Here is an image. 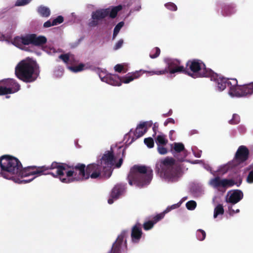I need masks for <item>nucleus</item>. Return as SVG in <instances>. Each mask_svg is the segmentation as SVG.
Wrapping results in <instances>:
<instances>
[{
  "label": "nucleus",
  "instance_id": "nucleus-47",
  "mask_svg": "<svg viewBox=\"0 0 253 253\" xmlns=\"http://www.w3.org/2000/svg\"><path fill=\"white\" fill-rule=\"evenodd\" d=\"M63 71L62 68H59L54 71V75L57 77H61L63 74Z\"/></svg>",
  "mask_w": 253,
  "mask_h": 253
},
{
  "label": "nucleus",
  "instance_id": "nucleus-3",
  "mask_svg": "<svg viewBox=\"0 0 253 253\" xmlns=\"http://www.w3.org/2000/svg\"><path fill=\"white\" fill-rule=\"evenodd\" d=\"M175 161L171 157L160 160L156 165L157 172L160 178L167 183L177 181L180 176V171L175 167Z\"/></svg>",
  "mask_w": 253,
  "mask_h": 253
},
{
  "label": "nucleus",
  "instance_id": "nucleus-55",
  "mask_svg": "<svg viewBox=\"0 0 253 253\" xmlns=\"http://www.w3.org/2000/svg\"><path fill=\"white\" fill-rule=\"evenodd\" d=\"M188 162L192 164H195L199 163L201 162V161H200V160H195V161H188Z\"/></svg>",
  "mask_w": 253,
  "mask_h": 253
},
{
  "label": "nucleus",
  "instance_id": "nucleus-2",
  "mask_svg": "<svg viewBox=\"0 0 253 253\" xmlns=\"http://www.w3.org/2000/svg\"><path fill=\"white\" fill-rule=\"evenodd\" d=\"M0 167L2 176L5 179L12 180L15 183H28L36 177L44 174H51L48 166L28 167L23 168L21 162L14 156L5 155L0 157Z\"/></svg>",
  "mask_w": 253,
  "mask_h": 253
},
{
  "label": "nucleus",
  "instance_id": "nucleus-33",
  "mask_svg": "<svg viewBox=\"0 0 253 253\" xmlns=\"http://www.w3.org/2000/svg\"><path fill=\"white\" fill-rule=\"evenodd\" d=\"M196 236L198 240L203 241L206 236V233L202 229H198L196 232Z\"/></svg>",
  "mask_w": 253,
  "mask_h": 253
},
{
  "label": "nucleus",
  "instance_id": "nucleus-35",
  "mask_svg": "<svg viewBox=\"0 0 253 253\" xmlns=\"http://www.w3.org/2000/svg\"><path fill=\"white\" fill-rule=\"evenodd\" d=\"M197 206L196 202L194 201H189L186 204V207L187 209L190 211L194 210Z\"/></svg>",
  "mask_w": 253,
  "mask_h": 253
},
{
  "label": "nucleus",
  "instance_id": "nucleus-27",
  "mask_svg": "<svg viewBox=\"0 0 253 253\" xmlns=\"http://www.w3.org/2000/svg\"><path fill=\"white\" fill-rule=\"evenodd\" d=\"M242 96L251 95L253 94V82L246 85H242Z\"/></svg>",
  "mask_w": 253,
  "mask_h": 253
},
{
  "label": "nucleus",
  "instance_id": "nucleus-36",
  "mask_svg": "<svg viewBox=\"0 0 253 253\" xmlns=\"http://www.w3.org/2000/svg\"><path fill=\"white\" fill-rule=\"evenodd\" d=\"M160 53V49L158 47L154 48L150 54V57L151 58H155L157 57Z\"/></svg>",
  "mask_w": 253,
  "mask_h": 253
},
{
  "label": "nucleus",
  "instance_id": "nucleus-54",
  "mask_svg": "<svg viewBox=\"0 0 253 253\" xmlns=\"http://www.w3.org/2000/svg\"><path fill=\"white\" fill-rule=\"evenodd\" d=\"M172 209H171V207L170 206H168L164 211H163V213H164V214L165 215L166 213L169 212V211H172Z\"/></svg>",
  "mask_w": 253,
  "mask_h": 253
},
{
  "label": "nucleus",
  "instance_id": "nucleus-58",
  "mask_svg": "<svg viewBox=\"0 0 253 253\" xmlns=\"http://www.w3.org/2000/svg\"><path fill=\"white\" fill-rule=\"evenodd\" d=\"M4 40V36L2 34L0 33V41H2Z\"/></svg>",
  "mask_w": 253,
  "mask_h": 253
},
{
  "label": "nucleus",
  "instance_id": "nucleus-15",
  "mask_svg": "<svg viewBox=\"0 0 253 253\" xmlns=\"http://www.w3.org/2000/svg\"><path fill=\"white\" fill-rule=\"evenodd\" d=\"M249 156V151L247 147L241 145L238 148L234 157V161L237 163H243L248 160Z\"/></svg>",
  "mask_w": 253,
  "mask_h": 253
},
{
  "label": "nucleus",
  "instance_id": "nucleus-45",
  "mask_svg": "<svg viewBox=\"0 0 253 253\" xmlns=\"http://www.w3.org/2000/svg\"><path fill=\"white\" fill-rule=\"evenodd\" d=\"M63 21V17L61 16H58L57 18L52 20V24L53 25H57Z\"/></svg>",
  "mask_w": 253,
  "mask_h": 253
},
{
  "label": "nucleus",
  "instance_id": "nucleus-7",
  "mask_svg": "<svg viewBox=\"0 0 253 253\" xmlns=\"http://www.w3.org/2000/svg\"><path fill=\"white\" fill-rule=\"evenodd\" d=\"M166 67L162 69L150 71V75H162L167 73L174 74L175 73H184L186 69L181 62L177 59L166 57L164 60Z\"/></svg>",
  "mask_w": 253,
  "mask_h": 253
},
{
  "label": "nucleus",
  "instance_id": "nucleus-34",
  "mask_svg": "<svg viewBox=\"0 0 253 253\" xmlns=\"http://www.w3.org/2000/svg\"><path fill=\"white\" fill-rule=\"evenodd\" d=\"M124 22L122 21L119 22L115 27L113 33V38H115L119 33L121 29L124 26Z\"/></svg>",
  "mask_w": 253,
  "mask_h": 253
},
{
  "label": "nucleus",
  "instance_id": "nucleus-1",
  "mask_svg": "<svg viewBox=\"0 0 253 253\" xmlns=\"http://www.w3.org/2000/svg\"><path fill=\"white\" fill-rule=\"evenodd\" d=\"M122 163L123 159L120 157V154L115 155L111 151H107L96 163L90 164L86 167L82 164L70 167L65 164L53 162L51 164V168L52 170L55 169L56 172H51V174L65 183L89 178L97 179L101 176L103 170L112 167L119 168Z\"/></svg>",
  "mask_w": 253,
  "mask_h": 253
},
{
  "label": "nucleus",
  "instance_id": "nucleus-38",
  "mask_svg": "<svg viewBox=\"0 0 253 253\" xmlns=\"http://www.w3.org/2000/svg\"><path fill=\"white\" fill-rule=\"evenodd\" d=\"M155 223L154 221H148L143 224L144 229L145 230H148L153 228Z\"/></svg>",
  "mask_w": 253,
  "mask_h": 253
},
{
  "label": "nucleus",
  "instance_id": "nucleus-44",
  "mask_svg": "<svg viewBox=\"0 0 253 253\" xmlns=\"http://www.w3.org/2000/svg\"><path fill=\"white\" fill-rule=\"evenodd\" d=\"M164 213L162 212L161 213H160L158 214H157L156 216H155L153 218V221L155 223V224L158 222L159 221L163 219L165 216Z\"/></svg>",
  "mask_w": 253,
  "mask_h": 253
},
{
  "label": "nucleus",
  "instance_id": "nucleus-42",
  "mask_svg": "<svg viewBox=\"0 0 253 253\" xmlns=\"http://www.w3.org/2000/svg\"><path fill=\"white\" fill-rule=\"evenodd\" d=\"M229 168V167L227 165L221 166L219 168L217 171L219 172V174H223L227 171Z\"/></svg>",
  "mask_w": 253,
  "mask_h": 253
},
{
  "label": "nucleus",
  "instance_id": "nucleus-25",
  "mask_svg": "<svg viewBox=\"0 0 253 253\" xmlns=\"http://www.w3.org/2000/svg\"><path fill=\"white\" fill-rule=\"evenodd\" d=\"M125 191V186L122 184L116 185L112 189L111 196L115 199L118 198Z\"/></svg>",
  "mask_w": 253,
  "mask_h": 253
},
{
  "label": "nucleus",
  "instance_id": "nucleus-29",
  "mask_svg": "<svg viewBox=\"0 0 253 253\" xmlns=\"http://www.w3.org/2000/svg\"><path fill=\"white\" fill-rule=\"evenodd\" d=\"M59 58L67 64H71L74 60V56L71 54H61Z\"/></svg>",
  "mask_w": 253,
  "mask_h": 253
},
{
  "label": "nucleus",
  "instance_id": "nucleus-5",
  "mask_svg": "<svg viewBox=\"0 0 253 253\" xmlns=\"http://www.w3.org/2000/svg\"><path fill=\"white\" fill-rule=\"evenodd\" d=\"M153 170L143 166L135 165L130 169L128 175L129 185L142 187L149 184L152 179Z\"/></svg>",
  "mask_w": 253,
  "mask_h": 253
},
{
  "label": "nucleus",
  "instance_id": "nucleus-30",
  "mask_svg": "<svg viewBox=\"0 0 253 253\" xmlns=\"http://www.w3.org/2000/svg\"><path fill=\"white\" fill-rule=\"evenodd\" d=\"M224 212L223 206L222 204H218L214 209L213 218H216L219 215H223Z\"/></svg>",
  "mask_w": 253,
  "mask_h": 253
},
{
  "label": "nucleus",
  "instance_id": "nucleus-11",
  "mask_svg": "<svg viewBox=\"0 0 253 253\" xmlns=\"http://www.w3.org/2000/svg\"><path fill=\"white\" fill-rule=\"evenodd\" d=\"M208 78H210L211 81L215 83V87L219 91H223L227 86H228V83L230 81L223 77L221 75L217 74L212 71Z\"/></svg>",
  "mask_w": 253,
  "mask_h": 253
},
{
  "label": "nucleus",
  "instance_id": "nucleus-50",
  "mask_svg": "<svg viewBox=\"0 0 253 253\" xmlns=\"http://www.w3.org/2000/svg\"><path fill=\"white\" fill-rule=\"evenodd\" d=\"M123 44V40H120L114 46V49H118L120 48H121Z\"/></svg>",
  "mask_w": 253,
  "mask_h": 253
},
{
  "label": "nucleus",
  "instance_id": "nucleus-28",
  "mask_svg": "<svg viewBox=\"0 0 253 253\" xmlns=\"http://www.w3.org/2000/svg\"><path fill=\"white\" fill-rule=\"evenodd\" d=\"M37 11L38 13L42 17H47L50 14V9L43 5H41L38 7Z\"/></svg>",
  "mask_w": 253,
  "mask_h": 253
},
{
  "label": "nucleus",
  "instance_id": "nucleus-6",
  "mask_svg": "<svg viewBox=\"0 0 253 253\" xmlns=\"http://www.w3.org/2000/svg\"><path fill=\"white\" fill-rule=\"evenodd\" d=\"M212 70L207 68L205 63L199 59H193L186 63V72L193 78H208Z\"/></svg>",
  "mask_w": 253,
  "mask_h": 253
},
{
  "label": "nucleus",
  "instance_id": "nucleus-53",
  "mask_svg": "<svg viewBox=\"0 0 253 253\" xmlns=\"http://www.w3.org/2000/svg\"><path fill=\"white\" fill-rule=\"evenodd\" d=\"M52 26H54L53 24H52V21L48 20L46 22H45L43 26L45 28H48Z\"/></svg>",
  "mask_w": 253,
  "mask_h": 253
},
{
  "label": "nucleus",
  "instance_id": "nucleus-46",
  "mask_svg": "<svg viewBox=\"0 0 253 253\" xmlns=\"http://www.w3.org/2000/svg\"><path fill=\"white\" fill-rule=\"evenodd\" d=\"M228 209L229 213L230 215H233L234 214L238 213L240 211L239 209H236V210L233 209V206H229Z\"/></svg>",
  "mask_w": 253,
  "mask_h": 253
},
{
  "label": "nucleus",
  "instance_id": "nucleus-18",
  "mask_svg": "<svg viewBox=\"0 0 253 253\" xmlns=\"http://www.w3.org/2000/svg\"><path fill=\"white\" fill-rule=\"evenodd\" d=\"M124 8H129V14L138 11L141 9L140 0H126L123 2Z\"/></svg>",
  "mask_w": 253,
  "mask_h": 253
},
{
  "label": "nucleus",
  "instance_id": "nucleus-12",
  "mask_svg": "<svg viewBox=\"0 0 253 253\" xmlns=\"http://www.w3.org/2000/svg\"><path fill=\"white\" fill-rule=\"evenodd\" d=\"M109 9L106 8L98 9L92 12L91 20L88 23L90 27H94L98 25L99 21L109 15Z\"/></svg>",
  "mask_w": 253,
  "mask_h": 253
},
{
  "label": "nucleus",
  "instance_id": "nucleus-60",
  "mask_svg": "<svg viewBox=\"0 0 253 253\" xmlns=\"http://www.w3.org/2000/svg\"><path fill=\"white\" fill-rule=\"evenodd\" d=\"M187 199V197H183L181 200H183V202Z\"/></svg>",
  "mask_w": 253,
  "mask_h": 253
},
{
  "label": "nucleus",
  "instance_id": "nucleus-51",
  "mask_svg": "<svg viewBox=\"0 0 253 253\" xmlns=\"http://www.w3.org/2000/svg\"><path fill=\"white\" fill-rule=\"evenodd\" d=\"M182 203H183V200H180L177 203L171 205L170 206L171 209H172V210H173L176 209L178 208L179 207H180V206H181V205L182 204Z\"/></svg>",
  "mask_w": 253,
  "mask_h": 253
},
{
  "label": "nucleus",
  "instance_id": "nucleus-59",
  "mask_svg": "<svg viewBox=\"0 0 253 253\" xmlns=\"http://www.w3.org/2000/svg\"><path fill=\"white\" fill-rule=\"evenodd\" d=\"M194 154L195 156L196 157H200V155L199 154H195L194 153Z\"/></svg>",
  "mask_w": 253,
  "mask_h": 253
},
{
  "label": "nucleus",
  "instance_id": "nucleus-39",
  "mask_svg": "<svg viewBox=\"0 0 253 253\" xmlns=\"http://www.w3.org/2000/svg\"><path fill=\"white\" fill-rule=\"evenodd\" d=\"M144 143L148 147L151 148L154 146V140L151 137L145 138L144 140Z\"/></svg>",
  "mask_w": 253,
  "mask_h": 253
},
{
  "label": "nucleus",
  "instance_id": "nucleus-20",
  "mask_svg": "<svg viewBox=\"0 0 253 253\" xmlns=\"http://www.w3.org/2000/svg\"><path fill=\"white\" fill-rule=\"evenodd\" d=\"M142 232L139 224L134 225L131 229V242L133 244L138 243L142 237Z\"/></svg>",
  "mask_w": 253,
  "mask_h": 253
},
{
  "label": "nucleus",
  "instance_id": "nucleus-56",
  "mask_svg": "<svg viewBox=\"0 0 253 253\" xmlns=\"http://www.w3.org/2000/svg\"><path fill=\"white\" fill-rule=\"evenodd\" d=\"M114 199L113 198H112V197L111 196V198H109L108 200V204H112L114 203Z\"/></svg>",
  "mask_w": 253,
  "mask_h": 253
},
{
  "label": "nucleus",
  "instance_id": "nucleus-62",
  "mask_svg": "<svg viewBox=\"0 0 253 253\" xmlns=\"http://www.w3.org/2000/svg\"><path fill=\"white\" fill-rule=\"evenodd\" d=\"M131 134V131H130L129 132V135H130Z\"/></svg>",
  "mask_w": 253,
  "mask_h": 253
},
{
  "label": "nucleus",
  "instance_id": "nucleus-48",
  "mask_svg": "<svg viewBox=\"0 0 253 253\" xmlns=\"http://www.w3.org/2000/svg\"><path fill=\"white\" fill-rule=\"evenodd\" d=\"M247 181L249 183H253V171L249 172L247 178Z\"/></svg>",
  "mask_w": 253,
  "mask_h": 253
},
{
  "label": "nucleus",
  "instance_id": "nucleus-49",
  "mask_svg": "<svg viewBox=\"0 0 253 253\" xmlns=\"http://www.w3.org/2000/svg\"><path fill=\"white\" fill-rule=\"evenodd\" d=\"M124 69V66L122 64H117L114 67V70L118 72H121Z\"/></svg>",
  "mask_w": 253,
  "mask_h": 253
},
{
  "label": "nucleus",
  "instance_id": "nucleus-26",
  "mask_svg": "<svg viewBox=\"0 0 253 253\" xmlns=\"http://www.w3.org/2000/svg\"><path fill=\"white\" fill-rule=\"evenodd\" d=\"M123 9H125L123 3L116 6L106 8V9H109V15L111 18H115L117 16L118 12Z\"/></svg>",
  "mask_w": 253,
  "mask_h": 253
},
{
  "label": "nucleus",
  "instance_id": "nucleus-21",
  "mask_svg": "<svg viewBox=\"0 0 253 253\" xmlns=\"http://www.w3.org/2000/svg\"><path fill=\"white\" fill-rule=\"evenodd\" d=\"M28 35L23 37H16L13 39L12 41V44L15 46L22 49L26 50L25 45L29 44Z\"/></svg>",
  "mask_w": 253,
  "mask_h": 253
},
{
  "label": "nucleus",
  "instance_id": "nucleus-24",
  "mask_svg": "<svg viewBox=\"0 0 253 253\" xmlns=\"http://www.w3.org/2000/svg\"><path fill=\"white\" fill-rule=\"evenodd\" d=\"M148 122L140 123L136 127L135 131L133 132L135 138H132L131 142L134 139L142 136L147 131V126Z\"/></svg>",
  "mask_w": 253,
  "mask_h": 253
},
{
  "label": "nucleus",
  "instance_id": "nucleus-22",
  "mask_svg": "<svg viewBox=\"0 0 253 253\" xmlns=\"http://www.w3.org/2000/svg\"><path fill=\"white\" fill-rule=\"evenodd\" d=\"M221 7V14L224 16H230L237 12L236 6L234 4H222L220 5Z\"/></svg>",
  "mask_w": 253,
  "mask_h": 253
},
{
  "label": "nucleus",
  "instance_id": "nucleus-52",
  "mask_svg": "<svg viewBox=\"0 0 253 253\" xmlns=\"http://www.w3.org/2000/svg\"><path fill=\"white\" fill-rule=\"evenodd\" d=\"M169 123H171V124H174L175 123V121L174 119H173L172 118H169L168 119H167L165 122H164V125L165 126H167L168 124Z\"/></svg>",
  "mask_w": 253,
  "mask_h": 253
},
{
  "label": "nucleus",
  "instance_id": "nucleus-10",
  "mask_svg": "<svg viewBox=\"0 0 253 253\" xmlns=\"http://www.w3.org/2000/svg\"><path fill=\"white\" fill-rule=\"evenodd\" d=\"M208 183L210 186L217 189L220 188L230 187L236 184L233 179L226 178L221 179L218 176L211 179L209 181Z\"/></svg>",
  "mask_w": 253,
  "mask_h": 253
},
{
  "label": "nucleus",
  "instance_id": "nucleus-14",
  "mask_svg": "<svg viewBox=\"0 0 253 253\" xmlns=\"http://www.w3.org/2000/svg\"><path fill=\"white\" fill-rule=\"evenodd\" d=\"M228 95L232 98H239L242 96V85L238 84L236 79H231L228 83Z\"/></svg>",
  "mask_w": 253,
  "mask_h": 253
},
{
  "label": "nucleus",
  "instance_id": "nucleus-17",
  "mask_svg": "<svg viewBox=\"0 0 253 253\" xmlns=\"http://www.w3.org/2000/svg\"><path fill=\"white\" fill-rule=\"evenodd\" d=\"M149 71L140 70L136 71L134 72L128 73L125 77L121 78V84L122 83L128 84L133 81L134 79L139 78L142 74L147 73H149Z\"/></svg>",
  "mask_w": 253,
  "mask_h": 253
},
{
  "label": "nucleus",
  "instance_id": "nucleus-8",
  "mask_svg": "<svg viewBox=\"0 0 253 253\" xmlns=\"http://www.w3.org/2000/svg\"><path fill=\"white\" fill-rule=\"evenodd\" d=\"M20 85L13 79L0 81V95L14 93L19 90Z\"/></svg>",
  "mask_w": 253,
  "mask_h": 253
},
{
  "label": "nucleus",
  "instance_id": "nucleus-41",
  "mask_svg": "<svg viewBox=\"0 0 253 253\" xmlns=\"http://www.w3.org/2000/svg\"><path fill=\"white\" fill-rule=\"evenodd\" d=\"M240 122V117L236 114H234L230 122L232 124H237Z\"/></svg>",
  "mask_w": 253,
  "mask_h": 253
},
{
  "label": "nucleus",
  "instance_id": "nucleus-31",
  "mask_svg": "<svg viewBox=\"0 0 253 253\" xmlns=\"http://www.w3.org/2000/svg\"><path fill=\"white\" fill-rule=\"evenodd\" d=\"M156 142L157 145H165L168 143V140L164 134H160L157 136Z\"/></svg>",
  "mask_w": 253,
  "mask_h": 253
},
{
  "label": "nucleus",
  "instance_id": "nucleus-40",
  "mask_svg": "<svg viewBox=\"0 0 253 253\" xmlns=\"http://www.w3.org/2000/svg\"><path fill=\"white\" fill-rule=\"evenodd\" d=\"M32 0H17L15 5L16 6H23L30 3Z\"/></svg>",
  "mask_w": 253,
  "mask_h": 253
},
{
  "label": "nucleus",
  "instance_id": "nucleus-37",
  "mask_svg": "<svg viewBox=\"0 0 253 253\" xmlns=\"http://www.w3.org/2000/svg\"><path fill=\"white\" fill-rule=\"evenodd\" d=\"M165 6L169 10L175 11L177 8L176 5L173 2H169L165 4Z\"/></svg>",
  "mask_w": 253,
  "mask_h": 253
},
{
  "label": "nucleus",
  "instance_id": "nucleus-57",
  "mask_svg": "<svg viewBox=\"0 0 253 253\" xmlns=\"http://www.w3.org/2000/svg\"><path fill=\"white\" fill-rule=\"evenodd\" d=\"M174 132V131L173 130H171L169 131V137L171 140H173L172 138V135Z\"/></svg>",
  "mask_w": 253,
  "mask_h": 253
},
{
  "label": "nucleus",
  "instance_id": "nucleus-32",
  "mask_svg": "<svg viewBox=\"0 0 253 253\" xmlns=\"http://www.w3.org/2000/svg\"><path fill=\"white\" fill-rule=\"evenodd\" d=\"M84 65L80 64L76 66H69L68 69L73 72L77 73L81 72L84 70Z\"/></svg>",
  "mask_w": 253,
  "mask_h": 253
},
{
  "label": "nucleus",
  "instance_id": "nucleus-63",
  "mask_svg": "<svg viewBox=\"0 0 253 253\" xmlns=\"http://www.w3.org/2000/svg\"><path fill=\"white\" fill-rule=\"evenodd\" d=\"M215 200V198H213V202H214Z\"/></svg>",
  "mask_w": 253,
  "mask_h": 253
},
{
  "label": "nucleus",
  "instance_id": "nucleus-13",
  "mask_svg": "<svg viewBox=\"0 0 253 253\" xmlns=\"http://www.w3.org/2000/svg\"><path fill=\"white\" fill-rule=\"evenodd\" d=\"M99 76L102 82H105L114 86H120L121 84V78L117 75L106 74L102 71L99 74Z\"/></svg>",
  "mask_w": 253,
  "mask_h": 253
},
{
  "label": "nucleus",
  "instance_id": "nucleus-16",
  "mask_svg": "<svg viewBox=\"0 0 253 253\" xmlns=\"http://www.w3.org/2000/svg\"><path fill=\"white\" fill-rule=\"evenodd\" d=\"M243 197V192L239 190H231L227 192L225 201L233 205L238 203Z\"/></svg>",
  "mask_w": 253,
  "mask_h": 253
},
{
  "label": "nucleus",
  "instance_id": "nucleus-4",
  "mask_svg": "<svg viewBox=\"0 0 253 253\" xmlns=\"http://www.w3.org/2000/svg\"><path fill=\"white\" fill-rule=\"evenodd\" d=\"M39 74L37 63L30 58L20 61L15 67V74L17 78L26 82L35 81Z\"/></svg>",
  "mask_w": 253,
  "mask_h": 253
},
{
  "label": "nucleus",
  "instance_id": "nucleus-23",
  "mask_svg": "<svg viewBox=\"0 0 253 253\" xmlns=\"http://www.w3.org/2000/svg\"><path fill=\"white\" fill-rule=\"evenodd\" d=\"M29 44H33L35 45H42L45 43L46 41V38L43 36H37L35 34L28 35Z\"/></svg>",
  "mask_w": 253,
  "mask_h": 253
},
{
  "label": "nucleus",
  "instance_id": "nucleus-9",
  "mask_svg": "<svg viewBox=\"0 0 253 253\" xmlns=\"http://www.w3.org/2000/svg\"><path fill=\"white\" fill-rule=\"evenodd\" d=\"M128 233L126 231H122L118 235L109 253H123L127 248L126 239Z\"/></svg>",
  "mask_w": 253,
  "mask_h": 253
},
{
  "label": "nucleus",
  "instance_id": "nucleus-19",
  "mask_svg": "<svg viewBox=\"0 0 253 253\" xmlns=\"http://www.w3.org/2000/svg\"><path fill=\"white\" fill-rule=\"evenodd\" d=\"M171 151L173 154L175 155V153L182 152L184 156L183 157L179 158L176 156L178 160L179 161H183L184 159L187 156V151L185 149L184 145L181 142H174L171 145ZM176 157V156L175 155Z\"/></svg>",
  "mask_w": 253,
  "mask_h": 253
},
{
  "label": "nucleus",
  "instance_id": "nucleus-43",
  "mask_svg": "<svg viewBox=\"0 0 253 253\" xmlns=\"http://www.w3.org/2000/svg\"><path fill=\"white\" fill-rule=\"evenodd\" d=\"M164 145H158V151L161 155H165L168 153L167 149L164 147Z\"/></svg>",
  "mask_w": 253,
  "mask_h": 253
},
{
  "label": "nucleus",
  "instance_id": "nucleus-61",
  "mask_svg": "<svg viewBox=\"0 0 253 253\" xmlns=\"http://www.w3.org/2000/svg\"><path fill=\"white\" fill-rule=\"evenodd\" d=\"M215 172H216V171H214V172H211V173L213 175H215V174H215Z\"/></svg>",
  "mask_w": 253,
  "mask_h": 253
}]
</instances>
